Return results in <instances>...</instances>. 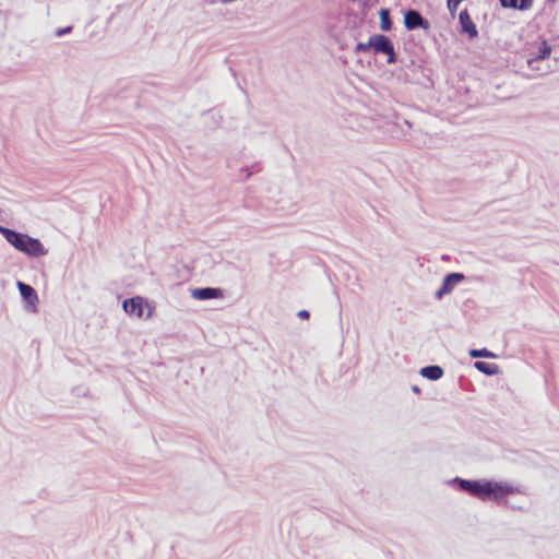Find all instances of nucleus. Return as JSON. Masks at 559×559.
I'll return each instance as SVG.
<instances>
[{"mask_svg": "<svg viewBox=\"0 0 559 559\" xmlns=\"http://www.w3.org/2000/svg\"><path fill=\"white\" fill-rule=\"evenodd\" d=\"M450 484L456 486L457 490L483 501L493 500L498 502L507 496L519 491L518 488L508 483L490 479H465L454 477L450 480Z\"/></svg>", "mask_w": 559, "mask_h": 559, "instance_id": "f257e3e1", "label": "nucleus"}, {"mask_svg": "<svg viewBox=\"0 0 559 559\" xmlns=\"http://www.w3.org/2000/svg\"><path fill=\"white\" fill-rule=\"evenodd\" d=\"M122 309L129 316L150 319L154 313L155 305L142 296H134L122 301Z\"/></svg>", "mask_w": 559, "mask_h": 559, "instance_id": "f03ea898", "label": "nucleus"}, {"mask_svg": "<svg viewBox=\"0 0 559 559\" xmlns=\"http://www.w3.org/2000/svg\"><path fill=\"white\" fill-rule=\"evenodd\" d=\"M371 45L374 52L384 53L388 56L389 63L395 62L396 55L394 51V46L389 37L381 34H374L371 36Z\"/></svg>", "mask_w": 559, "mask_h": 559, "instance_id": "7ed1b4c3", "label": "nucleus"}, {"mask_svg": "<svg viewBox=\"0 0 559 559\" xmlns=\"http://www.w3.org/2000/svg\"><path fill=\"white\" fill-rule=\"evenodd\" d=\"M0 233L10 245H40L38 239L32 238L25 234L15 233L2 226H0Z\"/></svg>", "mask_w": 559, "mask_h": 559, "instance_id": "20e7f679", "label": "nucleus"}, {"mask_svg": "<svg viewBox=\"0 0 559 559\" xmlns=\"http://www.w3.org/2000/svg\"><path fill=\"white\" fill-rule=\"evenodd\" d=\"M464 280L462 273H449L444 276L441 286L436 292L435 297L441 299L444 295L450 294L455 285Z\"/></svg>", "mask_w": 559, "mask_h": 559, "instance_id": "39448f33", "label": "nucleus"}, {"mask_svg": "<svg viewBox=\"0 0 559 559\" xmlns=\"http://www.w3.org/2000/svg\"><path fill=\"white\" fill-rule=\"evenodd\" d=\"M404 24L405 27L409 31H413L415 28H429V22L425 20L420 13L416 10H408L404 14Z\"/></svg>", "mask_w": 559, "mask_h": 559, "instance_id": "423d86ee", "label": "nucleus"}, {"mask_svg": "<svg viewBox=\"0 0 559 559\" xmlns=\"http://www.w3.org/2000/svg\"><path fill=\"white\" fill-rule=\"evenodd\" d=\"M17 288L22 298L32 307V311H35L36 304L38 302L36 290L31 285L20 281L17 282Z\"/></svg>", "mask_w": 559, "mask_h": 559, "instance_id": "0eeeda50", "label": "nucleus"}, {"mask_svg": "<svg viewBox=\"0 0 559 559\" xmlns=\"http://www.w3.org/2000/svg\"><path fill=\"white\" fill-rule=\"evenodd\" d=\"M191 296L198 300L216 299L222 296V290L214 287L195 288L191 292Z\"/></svg>", "mask_w": 559, "mask_h": 559, "instance_id": "6e6552de", "label": "nucleus"}, {"mask_svg": "<svg viewBox=\"0 0 559 559\" xmlns=\"http://www.w3.org/2000/svg\"><path fill=\"white\" fill-rule=\"evenodd\" d=\"M459 21L464 33H467L469 37H476L478 32L476 25L472 21L467 10H463L459 14Z\"/></svg>", "mask_w": 559, "mask_h": 559, "instance_id": "1a4fd4ad", "label": "nucleus"}, {"mask_svg": "<svg viewBox=\"0 0 559 559\" xmlns=\"http://www.w3.org/2000/svg\"><path fill=\"white\" fill-rule=\"evenodd\" d=\"M420 376L431 380L437 381L442 378L443 376V369L438 365H429L426 367H423L419 371Z\"/></svg>", "mask_w": 559, "mask_h": 559, "instance_id": "9d476101", "label": "nucleus"}, {"mask_svg": "<svg viewBox=\"0 0 559 559\" xmlns=\"http://www.w3.org/2000/svg\"><path fill=\"white\" fill-rule=\"evenodd\" d=\"M503 8L527 10L532 7L533 0H499Z\"/></svg>", "mask_w": 559, "mask_h": 559, "instance_id": "9b49d317", "label": "nucleus"}, {"mask_svg": "<svg viewBox=\"0 0 559 559\" xmlns=\"http://www.w3.org/2000/svg\"><path fill=\"white\" fill-rule=\"evenodd\" d=\"M474 367L478 371H480V372H483V373H485L487 376H493V374H496L499 371V367L497 365L489 364V362L481 361V360L476 361L474 364Z\"/></svg>", "mask_w": 559, "mask_h": 559, "instance_id": "f8f14e48", "label": "nucleus"}, {"mask_svg": "<svg viewBox=\"0 0 559 559\" xmlns=\"http://www.w3.org/2000/svg\"><path fill=\"white\" fill-rule=\"evenodd\" d=\"M550 52H551V47L545 40L542 41L536 57L527 60L528 66L532 67V64L536 60H544V59L548 58Z\"/></svg>", "mask_w": 559, "mask_h": 559, "instance_id": "ddd939ff", "label": "nucleus"}, {"mask_svg": "<svg viewBox=\"0 0 559 559\" xmlns=\"http://www.w3.org/2000/svg\"><path fill=\"white\" fill-rule=\"evenodd\" d=\"M16 249L23 251L29 258H38L41 255H46L48 250L46 247H15Z\"/></svg>", "mask_w": 559, "mask_h": 559, "instance_id": "4468645a", "label": "nucleus"}, {"mask_svg": "<svg viewBox=\"0 0 559 559\" xmlns=\"http://www.w3.org/2000/svg\"><path fill=\"white\" fill-rule=\"evenodd\" d=\"M380 27L384 32H389L392 28L389 10L386 9L380 11Z\"/></svg>", "mask_w": 559, "mask_h": 559, "instance_id": "2eb2a0df", "label": "nucleus"}, {"mask_svg": "<svg viewBox=\"0 0 559 559\" xmlns=\"http://www.w3.org/2000/svg\"><path fill=\"white\" fill-rule=\"evenodd\" d=\"M469 356L472 358H496V355L487 348L471 349Z\"/></svg>", "mask_w": 559, "mask_h": 559, "instance_id": "dca6fc26", "label": "nucleus"}, {"mask_svg": "<svg viewBox=\"0 0 559 559\" xmlns=\"http://www.w3.org/2000/svg\"><path fill=\"white\" fill-rule=\"evenodd\" d=\"M370 48H372V45H371V36L369 37L368 41L367 43H358L355 47V51L356 52H360V51H367L369 50Z\"/></svg>", "mask_w": 559, "mask_h": 559, "instance_id": "f3484780", "label": "nucleus"}, {"mask_svg": "<svg viewBox=\"0 0 559 559\" xmlns=\"http://www.w3.org/2000/svg\"><path fill=\"white\" fill-rule=\"evenodd\" d=\"M462 0H447L448 9L451 14H454Z\"/></svg>", "mask_w": 559, "mask_h": 559, "instance_id": "a211bd4d", "label": "nucleus"}, {"mask_svg": "<svg viewBox=\"0 0 559 559\" xmlns=\"http://www.w3.org/2000/svg\"><path fill=\"white\" fill-rule=\"evenodd\" d=\"M72 32V26H66V27H62V28H58L56 32H55V35L57 37H62L64 35H68Z\"/></svg>", "mask_w": 559, "mask_h": 559, "instance_id": "6ab92c4d", "label": "nucleus"}, {"mask_svg": "<svg viewBox=\"0 0 559 559\" xmlns=\"http://www.w3.org/2000/svg\"><path fill=\"white\" fill-rule=\"evenodd\" d=\"M297 317L300 319H308L310 317V312L308 310H300L297 312Z\"/></svg>", "mask_w": 559, "mask_h": 559, "instance_id": "aec40b11", "label": "nucleus"}, {"mask_svg": "<svg viewBox=\"0 0 559 559\" xmlns=\"http://www.w3.org/2000/svg\"><path fill=\"white\" fill-rule=\"evenodd\" d=\"M413 392L418 393L420 390L417 385L412 386Z\"/></svg>", "mask_w": 559, "mask_h": 559, "instance_id": "412c9836", "label": "nucleus"}, {"mask_svg": "<svg viewBox=\"0 0 559 559\" xmlns=\"http://www.w3.org/2000/svg\"><path fill=\"white\" fill-rule=\"evenodd\" d=\"M403 124H404L407 129H409V128H411V123H409L407 120H404V121H403Z\"/></svg>", "mask_w": 559, "mask_h": 559, "instance_id": "4be33fe9", "label": "nucleus"}]
</instances>
